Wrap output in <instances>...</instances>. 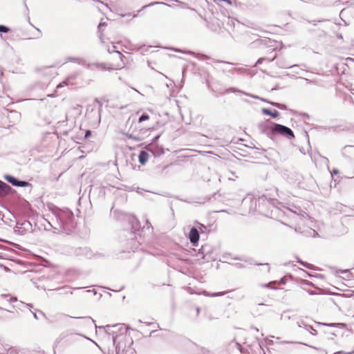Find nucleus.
I'll return each instance as SVG.
<instances>
[{
	"instance_id": "72a5a7b5",
	"label": "nucleus",
	"mask_w": 354,
	"mask_h": 354,
	"mask_svg": "<svg viewBox=\"0 0 354 354\" xmlns=\"http://www.w3.org/2000/svg\"><path fill=\"white\" fill-rule=\"evenodd\" d=\"M233 266H234L236 268L241 269L246 268V266L243 263H230Z\"/></svg>"
},
{
	"instance_id": "4c0bfd02",
	"label": "nucleus",
	"mask_w": 354,
	"mask_h": 354,
	"mask_svg": "<svg viewBox=\"0 0 354 354\" xmlns=\"http://www.w3.org/2000/svg\"><path fill=\"white\" fill-rule=\"evenodd\" d=\"M308 233L310 235L313 236V237L318 236V233L315 230H314L311 228L308 229Z\"/></svg>"
},
{
	"instance_id": "4be33fe9",
	"label": "nucleus",
	"mask_w": 354,
	"mask_h": 354,
	"mask_svg": "<svg viewBox=\"0 0 354 354\" xmlns=\"http://www.w3.org/2000/svg\"><path fill=\"white\" fill-rule=\"evenodd\" d=\"M230 346L232 347L236 348L240 351V353L242 354H248L249 353L248 348H244L239 343H238L236 342H232L230 343Z\"/></svg>"
},
{
	"instance_id": "ea45409f",
	"label": "nucleus",
	"mask_w": 354,
	"mask_h": 354,
	"mask_svg": "<svg viewBox=\"0 0 354 354\" xmlns=\"http://www.w3.org/2000/svg\"><path fill=\"white\" fill-rule=\"evenodd\" d=\"M95 103H97V104H99L100 108H99L98 113H99V115L100 116V112H101V111H102V102H101L98 99H97V98L95 100Z\"/></svg>"
},
{
	"instance_id": "4468645a",
	"label": "nucleus",
	"mask_w": 354,
	"mask_h": 354,
	"mask_svg": "<svg viewBox=\"0 0 354 354\" xmlns=\"http://www.w3.org/2000/svg\"><path fill=\"white\" fill-rule=\"evenodd\" d=\"M13 189L7 183L0 180V196H5L12 193Z\"/></svg>"
},
{
	"instance_id": "a19ab883",
	"label": "nucleus",
	"mask_w": 354,
	"mask_h": 354,
	"mask_svg": "<svg viewBox=\"0 0 354 354\" xmlns=\"http://www.w3.org/2000/svg\"><path fill=\"white\" fill-rule=\"evenodd\" d=\"M263 100V101H264V102H266L269 103L270 104H271L272 106H274V107H276V108H278V106H279V104H280V103H279V102H268V101H267V100Z\"/></svg>"
},
{
	"instance_id": "864d4df0",
	"label": "nucleus",
	"mask_w": 354,
	"mask_h": 354,
	"mask_svg": "<svg viewBox=\"0 0 354 354\" xmlns=\"http://www.w3.org/2000/svg\"><path fill=\"white\" fill-rule=\"evenodd\" d=\"M263 286L266 287V288H268L274 289V287L272 286V283H266V284L263 285Z\"/></svg>"
},
{
	"instance_id": "cd10ccee",
	"label": "nucleus",
	"mask_w": 354,
	"mask_h": 354,
	"mask_svg": "<svg viewBox=\"0 0 354 354\" xmlns=\"http://www.w3.org/2000/svg\"><path fill=\"white\" fill-rule=\"evenodd\" d=\"M324 326L329 327H339L341 328H346V325L344 323H330V324H324Z\"/></svg>"
},
{
	"instance_id": "09e8293b",
	"label": "nucleus",
	"mask_w": 354,
	"mask_h": 354,
	"mask_svg": "<svg viewBox=\"0 0 354 354\" xmlns=\"http://www.w3.org/2000/svg\"><path fill=\"white\" fill-rule=\"evenodd\" d=\"M283 344H304V343L301 342H283ZM304 345H307L306 344H304Z\"/></svg>"
},
{
	"instance_id": "e433bc0d",
	"label": "nucleus",
	"mask_w": 354,
	"mask_h": 354,
	"mask_svg": "<svg viewBox=\"0 0 354 354\" xmlns=\"http://www.w3.org/2000/svg\"><path fill=\"white\" fill-rule=\"evenodd\" d=\"M267 58L266 57H260L257 59L256 63L254 64V67H257L258 65L262 64L263 61H265Z\"/></svg>"
},
{
	"instance_id": "052dcab7",
	"label": "nucleus",
	"mask_w": 354,
	"mask_h": 354,
	"mask_svg": "<svg viewBox=\"0 0 354 354\" xmlns=\"http://www.w3.org/2000/svg\"><path fill=\"white\" fill-rule=\"evenodd\" d=\"M280 283H281V284H283V285H284V284H286V279H285V277H282V278L280 279Z\"/></svg>"
},
{
	"instance_id": "c9c22d12",
	"label": "nucleus",
	"mask_w": 354,
	"mask_h": 354,
	"mask_svg": "<svg viewBox=\"0 0 354 354\" xmlns=\"http://www.w3.org/2000/svg\"><path fill=\"white\" fill-rule=\"evenodd\" d=\"M230 173L232 174L233 177H229L228 179L232 181H235L236 178H239L237 175H236V173L232 171H230Z\"/></svg>"
},
{
	"instance_id": "6e6d98bb",
	"label": "nucleus",
	"mask_w": 354,
	"mask_h": 354,
	"mask_svg": "<svg viewBox=\"0 0 354 354\" xmlns=\"http://www.w3.org/2000/svg\"><path fill=\"white\" fill-rule=\"evenodd\" d=\"M67 60L71 61V62H76L77 60V58L73 57H68L67 58Z\"/></svg>"
},
{
	"instance_id": "13d9d810",
	"label": "nucleus",
	"mask_w": 354,
	"mask_h": 354,
	"mask_svg": "<svg viewBox=\"0 0 354 354\" xmlns=\"http://www.w3.org/2000/svg\"><path fill=\"white\" fill-rule=\"evenodd\" d=\"M267 59L266 60L268 61V62H272L274 59H275L277 58V56L274 55L273 57L272 58H270V57H266Z\"/></svg>"
},
{
	"instance_id": "8fccbe9b",
	"label": "nucleus",
	"mask_w": 354,
	"mask_h": 354,
	"mask_svg": "<svg viewBox=\"0 0 354 354\" xmlns=\"http://www.w3.org/2000/svg\"><path fill=\"white\" fill-rule=\"evenodd\" d=\"M344 296L345 297H348V298H349V297H353V296H354V292H351V293L344 294Z\"/></svg>"
},
{
	"instance_id": "58836bf2",
	"label": "nucleus",
	"mask_w": 354,
	"mask_h": 354,
	"mask_svg": "<svg viewBox=\"0 0 354 354\" xmlns=\"http://www.w3.org/2000/svg\"><path fill=\"white\" fill-rule=\"evenodd\" d=\"M301 283L302 285H307V286H313V283L312 282H310L308 280H306V279H302Z\"/></svg>"
},
{
	"instance_id": "c03bdc74",
	"label": "nucleus",
	"mask_w": 354,
	"mask_h": 354,
	"mask_svg": "<svg viewBox=\"0 0 354 354\" xmlns=\"http://www.w3.org/2000/svg\"><path fill=\"white\" fill-rule=\"evenodd\" d=\"M352 353H353V352H344L343 351H339L334 353L333 354H352ZM326 354H327V353H326Z\"/></svg>"
},
{
	"instance_id": "2eb2a0df",
	"label": "nucleus",
	"mask_w": 354,
	"mask_h": 354,
	"mask_svg": "<svg viewBox=\"0 0 354 354\" xmlns=\"http://www.w3.org/2000/svg\"><path fill=\"white\" fill-rule=\"evenodd\" d=\"M28 21L29 23V24L32 26L35 30V32L31 35H24V39H37V38H39L41 35V30L39 29V28H35L31 23H30V17H28Z\"/></svg>"
},
{
	"instance_id": "e2e57ef3",
	"label": "nucleus",
	"mask_w": 354,
	"mask_h": 354,
	"mask_svg": "<svg viewBox=\"0 0 354 354\" xmlns=\"http://www.w3.org/2000/svg\"><path fill=\"white\" fill-rule=\"evenodd\" d=\"M204 252H205V248H204V247H202V248L199 250V253H201L202 254H204Z\"/></svg>"
},
{
	"instance_id": "0eeeda50",
	"label": "nucleus",
	"mask_w": 354,
	"mask_h": 354,
	"mask_svg": "<svg viewBox=\"0 0 354 354\" xmlns=\"http://www.w3.org/2000/svg\"><path fill=\"white\" fill-rule=\"evenodd\" d=\"M24 279H28L30 282H32L34 285H36V282L35 281L34 278L30 277V273H32V270H24L26 267L27 264L29 263L24 260L25 258L30 259V257H35V255L32 254L30 250L24 248Z\"/></svg>"
},
{
	"instance_id": "aec40b11",
	"label": "nucleus",
	"mask_w": 354,
	"mask_h": 354,
	"mask_svg": "<svg viewBox=\"0 0 354 354\" xmlns=\"http://www.w3.org/2000/svg\"><path fill=\"white\" fill-rule=\"evenodd\" d=\"M0 354H18V352L15 348L8 347V345L0 348Z\"/></svg>"
},
{
	"instance_id": "9b49d317",
	"label": "nucleus",
	"mask_w": 354,
	"mask_h": 354,
	"mask_svg": "<svg viewBox=\"0 0 354 354\" xmlns=\"http://www.w3.org/2000/svg\"><path fill=\"white\" fill-rule=\"evenodd\" d=\"M147 151L151 152L154 157H159L164 154V149L162 146L154 145L146 148Z\"/></svg>"
},
{
	"instance_id": "69168bd1",
	"label": "nucleus",
	"mask_w": 354,
	"mask_h": 354,
	"mask_svg": "<svg viewBox=\"0 0 354 354\" xmlns=\"http://www.w3.org/2000/svg\"><path fill=\"white\" fill-rule=\"evenodd\" d=\"M92 292L94 295L97 294V292L95 289L87 290L86 292Z\"/></svg>"
},
{
	"instance_id": "20e7f679",
	"label": "nucleus",
	"mask_w": 354,
	"mask_h": 354,
	"mask_svg": "<svg viewBox=\"0 0 354 354\" xmlns=\"http://www.w3.org/2000/svg\"><path fill=\"white\" fill-rule=\"evenodd\" d=\"M279 203L278 201L275 198H268L265 195L259 197L258 199L252 196L245 197L241 201V205L244 207L249 205L248 212L257 211L260 213L267 215L268 211L271 208L277 207Z\"/></svg>"
},
{
	"instance_id": "9d476101",
	"label": "nucleus",
	"mask_w": 354,
	"mask_h": 354,
	"mask_svg": "<svg viewBox=\"0 0 354 354\" xmlns=\"http://www.w3.org/2000/svg\"><path fill=\"white\" fill-rule=\"evenodd\" d=\"M200 239V232L199 230L195 227H192L190 229L189 233V239L190 241V243L194 246H196L198 243V241Z\"/></svg>"
},
{
	"instance_id": "7c9ffc66",
	"label": "nucleus",
	"mask_w": 354,
	"mask_h": 354,
	"mask_svg": "<svg viewBox=\"0 0 354 354\" xmlns=\"http://www.w3.org/2000/svg\"><path fill=\"white\" fill-rule=\"evenodd\" d=\"M149 119V115L147 113H144L138 118V122L141 123L144 121L148 120Z\"/></svg>"
},
{
	"instance_id": "393cba45",
	"label": "nucleus",
	"mask_w": 354,
	"mask_h": 354,
	"mask_svg": "<svg viewBox=\"0 0 354 354\" xmlns=\"http://www.w3.org/2000/svg\"><path fill=\"white\" fill-rule=\"evenodd\" d=\"M127 138L132 139L136 142L141 141L143 138L139 136L134 135L133 133H124Z\"/></svg>"
},
{
	"instance_id": "6ab92c4d",
	"label": "nucleus",
	"mask_w": 354,
	"mask_h": 354,
	"mask_svg": "<svg viewBox=\"0 0 354 354\" xmlns=\"http://www.w3.org/2000/svg\"><path fill=\"white\" fill-rule=\"evenodd\" d=\"M262 113L264 114V115H270L271 116L272 118H278L279 115H280V113L279 111H277V110L274 109V110H272V109H266V108H263L262 109Z\"/></svg>"
},
{
	"instance_id": "f8f14e48",
	"label": "nucleus",
	"mask_w": 354,
	"mask_h": 354,
	"mask_svg": "<svg viewBox=\"0 0 354 354\" xmlns=\"http://www.w3.org/2000/svg\"><path fill=\"white\" fill-rule=\"evenodd\" d=\"M4 179L10 183L12 185L17 187H22V180H20L13 176L6 174L3 176Z\"/></svg>"
},
{
	"instance_id": "37998d69",
	"label": "nucleus",
	"mask_w": 354,
	"mask_h": 354,
	"mask_svg": "<svg viewBox=\"0 0 354 354\" xmlns=\"http://www.w3.org/2000/svg\"><path fill=\"white\" fill-rule=\"evenodd\" d=\"M160 136V134H158L157 136H156L152 140H151V145H154V144L158 141V140L159 139Z\"/></svg>"
},
{
	"instance_id": "79ce46f5",
	"label": "nucleus",
	"mask_w": 354,
	"mask_h": 354,
	"mask_svg": "<svg viewBox=\"0 0 354 354\" xmlns=\"http://www.w3.org/2000/svg\"><path fill=\"white\" fill-rule=\"evenodd\" d=\"M32 187V185L30 184L28 182L26 181V180H24V188H29V192H30V187Z\"/></svg>"
},
{
	"instance_id": "5701e85b",
	"label": "nucleus",
	"mask_w": 354,
	"mask_h": 354,
	"mask_svg": "<svg viewBox=\"0 0 354 354\" xmlns=\"http://www.w3.org/2000/svg\"><path fill=\"white\" fill-rule=\"evenodd\" d=\"M217 93L220 94H224V93H242V91L238 88H236L234 87H230L229 88L225 89L224 91H222L221 90L217 91Z\"/></svg>"
},
{
	"instance_id": "49530a36",
	"label": "nucleus",
	"mask_w": 354,
	"mask_h": 354,
	"mask_svg": "<svg viewBox=\"0 0 354 354\" xmlns=\"http://www.w3.org/2000/svg\"><path fill=\"white\" fill-rule=\"evenodd\" d=\"M233 259H234V260H239V261H244L245 262H249L250 261V260L243 259V258L241 257H236L233 258Z\"/></svg>"
},
{
	"instance_id": "b1692460",
	"label": "nucleus",
	"mask_w": 354,
	"mask_h": 354,
	"mask_svg": "<svg viewBox=\"0 0 354 354\" xmlns=\"http://www.w3.org/2000/svg\"><path fill=\"white\" fill-rule=\"evenodd\" d=\"M272 41L270 39H257L254 41V43H258L259 45H263V46H270V43Z\"/></svg>"
},
{
	"instance_id": "dca6fc26",
	"label": "nucleus",
	"mask_w": 354,
	"mask_h": 354,
	"mask_svg": "<svg viewBox=\"0 0 354 354\" xmlns=\"http://www.w3.org/2000/svg\"><path fill=\"white\" fill-rule=\"evenodd\" d=\"M276 64L278 66V67L281 68H295L298 67V65L297 64L291 65L290 64H288L287 62L283 59H277Z\"/></svg>"
},
{
	"instance_id": "f257e3e1",
	"label": "nucleus",
	"mask_w": 354,
	"mask_h": 354,
	"mask_svg": "<svg viewBox=\"0 0 354 354\" xmlns=\"http://www.w3.org/2000/svg\"><path fill=\"white\" fill-rule=\"evenodd\" d=\"M96 333L102 337L103 342L107 344V348H102L94 341L99 348L104 354H133L134 349L131 348L133 342L128 334L127 328L124 324H116L97 326Z\"/></svg>"
},
{
	"instance_id": "603ef678",
	"label": "nucleus",
	"mask_w": 354,
	"mask_h": 354,
	"mask_svg": "<svg viewBox=\"0 0 354 354\" xmlns=\"http://www.w3.org/2000/svg\"><path fill=\"white\" fill-rule=\"evenodd\" d=\"M338 174H339V170L337 169H333V171H331L332 176L337 175Z\"/></svg>"
},
{
	"instance_id": "3c124183",
	"label": "nucleus",
	"mask_w": 354,
	"mask_h": 354,
	"mask_svg": "<svg viewBox=\"0 0 354 354\" xmlns=\"http://www.w3.org/2000/svg\"><path fill=\"white\" fill-rule=\"evenodd\" d=\"M91 135V131L90 130H87L85 133V138H88Z\"/></svg>"
},
{
	"instance_id": "a18cd8bd",
	"label": "nucleus",
	"mask_w": 354,
	"mask_h": 354,
	"mask_svg": "<svg viewBox=\"0 0 354 354\" xmlns=\"http://www.w3.org/2000/svg\"><path fill=\"white\" fill-rule=\"evenodd\" d=\"M278 109H281V110H286L287 109V106H286V105L280 103L279 106H278Z\"/></svg>"
},
{
	"instance_id": "a211bd4d",
	"label": "nucleus",
	"mask_w": 354,
	"mask_h": 354,
	"mask_svg": "<svg viewBox=\"0 0 354 354\" xmlns=\"http://www.w3.org/2000/svg\"><path fill=\"white\" fill-rule=\"evenodd\" d=\"M24 306L28 307L29 311L32 314V315L35 319H39V318H40L39 316L46 319V315L42 311H41V310H38V311L35 310L34 312L31 311L30 308L32 307V306L30 304H26L24 302Z\"/></svg>"
},
{
	"instance_id": "f704fd0d",
	"label": "nucleus",
	"mask_w": 354,
	"mask_h": 354,
	"mask_svg": "<svg viewBox=\"0 0 354 354\" xmlns=\"http://www.w3.org/2000/svg\"><path fill=\"white\" fill-rule=\"evenodd\" d=\"M107 26V24H106V22H102V21H101V22L99 24V25H98V26H97V28H98V32L100 33V35H102V30H102V28H103V27H105V26Z\"/></svg>"
},
{
	"instance_id": "4d7b16f0",
	"label": "nucleus",
	"mask_w": 354,
	"mask_h": 354,
	"mask_svg": "<svg viewBox=\"0 0 354 354\" xmlns=\"http://www.w3.org/2000/svg\"><path fill=\"white\" fill-rule=\"evenodd\" d=\"M217 62H219V63H223V64H229V65H233L234 64L232 63V62H225V61H220V60H218Z\"/></svg>"
},
{
	"instance_id": "0e129e2a",
	"label": "nucleus",
	"mask_w": 354,
	"mask_h": 354,
	"mask_svg": "<svg viewBox=\"0 0 354 354\" xmlns=\"http://www.w3.org/2000/svg\"><path fill=\"white\" fill-rule=\"evenodd\" d=\"M50 68V66H44L41 69H38L39 71H41V70H48Z\"/></svg>"
},
{
	"instance_id": "6e6552de",
	"label": "nucleus",
	"mask_w": 354,
	"mask_h": 354,
	"mask_svg": "<svg viewBox=\"0 0 354 354\" xmlns=\"http://www.w3.org/2000/svg\"><path fill=\"white\" fill-rule=\"evenodd\" d=\"M30 207V204L29 202L24 198V212L25 210L29 209ZM33 225L35 227H36V223L35 220L32 218L30 219L26 220L25 219V216L24 215V232H32L34 230Z\"/></svg>"
},
{
	"instance_id": "a878e982",
	"label": "nucleus",
	"mask_w": 354,
	"mask_h": 354,
	"mask_svg": "<svg viewBox=\"0 0 354 354\" xmlns=\"http://www.w3.org/2000/svg\"><path fill=\"white\" fill-rule=\"evenodd\" d=\"M155 5H163V6H171L168 3H166L165 2H162V1H153L147 5H145L144 6H142V9H145L147 7H151V6H155Z\"/></svg>"
},
{
	"instance_id": "de8ad7c7",
	"label": "nucleus",
	"mask_w": 354,
	"mask_h": 354,
	"mask_svg": "<svg viewBox=\"0 0 354 354\" xmlns=\"http://www.w3.org/2000/svg\"><path fill=\"white\" fill-rule=\"evenodd\" d=\"M67 84V80L63 81L62 83L59 84L57 86V88L64 86V85Z\"/></svg>"
},
{
	"instance_id": "39448f33",
	"label": "nucleus",
	"mask_w": 354,
	"mask_h": 354,
	"mask_svg": "<svg viewBox=\"0 0 354 354\" xmlns=\"http://www.w3.org/2000/svg\"><path fill=\"white\" fill-rule=\"evenodd\" d=\"M274 122L267 120L259 123L257 127L261 133L266 135L270 139L274 140Z\"/></svg>"
},
{
	"instance_id": "423d86ee",
	"label": "nucleus",
	"mask_w": 354,
	"mask_h": 354,
	"mask_svg": "<svg viewBox=\"0 0 354 354\" xmlns=\"http://www.w3.org/2000/svg\"><path fill=\"white\" fill-rule=\"evenodd\" d=\"M277 135L283 136L288 139L295 138L294 132L289 127L281 124H274V138Z\"/></svg>"
},
{
	"instance_id": "2f4dec72",
	"label": "nucleus",
	"mask_w": 354,
	"mask_h": 354,
	"mask_svg": "<svg viewBox=\"0 0 354 354\" xmlns=\"http://www.w3.org/2000/svg\"><path fill=\"white\" fill-rule=\"evenodd\" d=\"M10 31V28L5 25L0 24V33H8Z\"/></svg>"
},
{
	"instance_id": "bf43d9fd",
	"label": "nucleus",
	"mask_w": 354,
	"mask_h": 354,
	"mask_svg": "<svg viewBox=\"0 0 354 354\" xmlns=\"http://www.w3.org/2000/svg\"><path fill=\"white\" fill-rule=\"evenodd\" d=\"M206 84H207V87H208L209 89H211L212 91H214V90L211 87L210 84H209V82L208 80H206Z\"/></svg>"
},
{
	"instance_id": "f3484780",
	"label": "nucleus",
	"mask_w": 354,
	"mask_h": 354,
	"mask_svg": "<svg viewBox=\"0 0 354 354\" xmlns=\"http://www.w3.org/2000/svg\"><path fill=\"white\" fill-rule=\"evenodd\" d=\"M149 159V154L147 151L142 150L140 151L139 156H138V161L140 164L144 165L146 164V162L148 161Z\"/></svg>"
},
{
	"instance_id": "7ed1b4c3",
	"label": "nucleus",
	"mask_w": 354,
	"mask_h": 354,
	"mask_svg": "<svg viewBox=\"0 0 354 354\" xmlns=\"http://www.w3.org/2000/svg\"><path fill=\"white\" fill-rule=\"evenodd\" d=\"M51 212L55 218L56 225H53L49 223L51 227L59 232L66 234H71L75 227L73 212L68 208H59L56 206L51 209Z\"/></svg>"
},
{
	"instance_id": "680f3d73",
	"label": "nucleus",
	"mask_w": 354,
	"mask_h": 354,
	"mask_svg": "<svg viewBox=\"0 0 354 354\" xmlns=\"http://www.w3.org/2000/svg\"><path fill=\"white\" fill-rule=\"evenodd\" d=\"M222 1H224L226 3H227L228 5H232V2L231 0H223Z\"/></svg>"
},
{
	"instance_id": "774afa93",
	"label": "nucleus",
	"mask_w": 354,
	"mask_h": 354,
	"mask_svg": "<svg viewBox=\"0 0 354 354\" xmlns=\"http://www.w3.org/2000/svg\"><path fill=\"white\" fill-rule=\"evenodd\" d=\"M251 329H252V330H255L257 332H259V329L257 327L254 326H251Z\"/></svg>"
},
{
	"instance_id": "338daca9",
	"label": "nucleus",
	"mask_w": 354,
	"mask_h": 354,
	"mask_svg": "<svg viewBox=\"0 0 354 354\" xmlns=\"http://www.w3.org/2000/svg\"><path fill=\"white\" fill-rule=\"evenodd\" d=\"M75 335L76 336H81V337H84V338L87 339L88 340H91V341H92L90 338H88V337H85V336H83V335H80V334H77V333H76V334H75Z\"/></svg>"
},
{
	"instance_id": "473e14b6",
	"label": "nucleus",
	"mask_w": 354,
	"mask_h": 354,
	"mask_svg": "<svg viewBox=\"0 0 354 354\" xmlns=\"http://www.w3.org/2000/svg\"><path fill=\"white\" fill-rule=\"evenodd\" d=\"M196 223L198 225V230L200 232L203 233L207 230V227L205 225L198 223V221H196Z\"/></svg>"
},
{
	"instance_id": "c756f323",
	"label": "nucleus",
	"mask_w": 354,
	"mask_h": 354,
	"mask_svg": "<svg viewBox=\"0 0 354 354\" xmlns=\"http://www.w3.org/2000/svg\"><path fill=\"white\" fill-rule=\"evenodd\" d=\"M305 328L308 330L313 335H317V331L310 325H306Z\"/></svg>"
},
{
	"instance_id": "412c9836",
	"label": "nucleus",
	"mask_w": 354,
	"mask_h": 354,
	"mask_svg": "<svg viewBox=\"0 0 354 354\" xmlns=\"http://www.w3.org/2000/svg\"><path fill=\"white\" fill-rule=\"evenodd\" d=\"M288 211L290 214H291V215H288V216H292L293 218L295 217L299 219H301V218L304 217V214H306V213L300 209H298L299 212L291 209H288Z\"/></svg>"
},
{
	"instance_id": "ddd939ff",
	"label": "nucleus",
	"mask_w": 354,
	"mask_h": 354,
	"mask_svg": "<svg viewBox=\"0 0 354 354\" xmlns=\"http://www.w3.org/2000/svg\"><path fill=\"white\" fill-rule=\"evenodd\" d=\"M77 255L84 256L86 258H91L93 257V252L90 248L87 247H81L76 250Z\"/></svg>"
},
{
	"instance_id": "c85d7f7f",
	"label": "nucleus",
	"mask_w": 354,
	"mask_h": 354,
	"mask_svg": "<svg viewBox=\"0 0 354 354\" xmlns=\"http://www.w3.org/2000/svg\"><path fill=\"white\" fill-rule=\"evenodd\" d=\"M300 78L301 80H304L306 82V83L308 84H313V85H317V86L321 85L320 83L317 80H310V79L305 78V77H300Z\"/></svg>"
},
{
	"instance_id": "bb28decb",
	"label": "nucleus",
	"mask_w": 354,
	"mask_h": 354,
	"mask_svg": "<svg viewBox=\"0 0 354 354\" xmlns=\"http://www.w3.org/2000/svg\"><path fill=\"white\" fill-rule=\"evenodd\" d=\"M297 263H299L300 265L303 266L304 267L306 268H308V269H310V270H313L314 269V266L310 264V263H308L306 261H303L302 260H301L300 259L297 258Z\"/></svg>"
},
{
	"instance_id": "1a4fd4ad",
	"label": "nucleus",
	"mask_w": 354,
	"mask_h": 354,
	"mask_svg": "<svg viewBox=\"0 0 354 354\" xmlns=\"http://www.w3.org/2000/svg\"><path fill=\"white\" fill-rule=\"evenodd\" d=\"M223 295H227V298L240 301L244 298V295L241 293L235 292L234 290H228L223 292H217L211 294L212 297H220Z\"/></svg>"
},
{
	"instance_id": "5fc2aeb1",
	"label": "nucleus",
	"mask_w": 354,
	"mask_h": 354,
	"mask_svg": "<svg viewBox=\"0 0 354 354\" xmlns=\"http://www.w3.org/2000/svg\"><path fill=\"white\" fill-rule=\"evenodd\" d=\"M353 146L352 145H346L342 149V154H344V151H346L348 148H352Z\"/></svg>"
},
{
	"instance_id": "f03ea898",
	"label": "nucleus",
	"mask_w": 354,
	"mask_h": 354,
	"mask_svg": "<svg viewBox=\"0 0 354 354\" xmlns=\"http://www.w3.org/2000/svg\"><path fill=\"white\" fill-rule=\"evenodd\" d=\"M124 219L130 226V231H127V246L129 252H135L139 249L140 245L145 242V232L151 234L153 227L150 223L147 220V227L140 228V223L137 218L131 214H125Z\"/></svg>"
}]
</instances>
